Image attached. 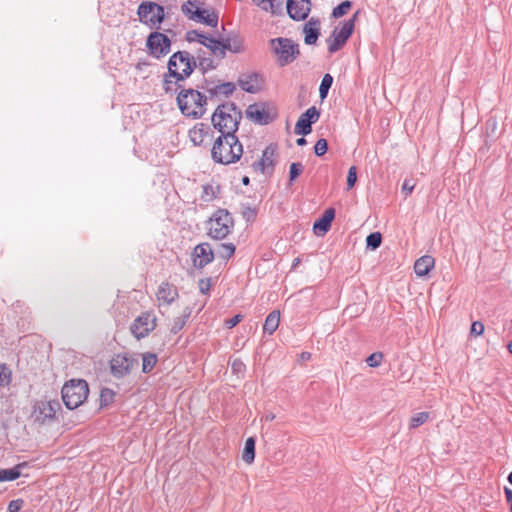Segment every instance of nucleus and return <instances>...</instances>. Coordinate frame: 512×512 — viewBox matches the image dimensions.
<instances>
[{
	"label": "nucleus",
	"instance_id": "473e14b6",
	"mask_svg": "<svg viewBox=\"0 0 512 512\" xmlns=\"http://www.w3.org/2000/svg\"><path fill=\"white\" fill-rule=\"evenodd\" d=\"M333 83V77L330 74H325L322 78V81L320 83L319 87V95L322 100H324L329 92V89L331 88Z\"/></svg>",
	"mask_w": 512,
	"mask_h": 512
},
{
	"label": "nucleus",
	"instance_id": "a18cd8bd",
	"mask_svg": "<svg viewBox=\"0 0 512 512\" xmlns=\"http://www.w3.org/2000/svg\"><path fill=\"white\" fill-rule=\"evenodd\" d=\"M328 150V143L327 140L324 138L319 139L315 146H314V152L317 156L324 155Z\"/></svg>",
	"mask_w": 512,
	"mask_h": 512
},
{
	"label": "nucleus",
	"instance_id": "412c9836",
	"mask_svg": "<svg viewBox=\"0 0 512 512\" xmlns=\"http://www.w3.org/2000/svg\"><path fill=\"white\" fill-rule=\"evenodd\" d=\"M156 296L159 302L170 305L178 297V291L174 285L164 282L159 286Z\"/></svg>",
	"mask_w": 512,
	"mask_h": 512
},
{
	"label": "nucleus",
	"instance_id": "cd10ccee",
	"mask_svg": "<svg viewBox=\"0 0 512 512\" xmlns=\"http://www.w3.org/2000/svg\"><path fill=\"white\" fill-rule=\"evenodd\" d=\"M280 323V312L272 311L268 314L263 325V331L269 335H272L278 328Z\"/></svg>",
	"mask_w": 512,
	"mask_h": 512
},
{
	"label": "nucleus",
	"instance_id": "338daca9",
	"mask_svg": "<svg viewBox=\"0 0 512 512\" xmlns=\"http://www.w3.org/2000/svg\"><path fill=\"white\" fill-rule=\"evenodd\" d=\"M396 512H399V511H396Z\"/></svg>",
	"mask_w": 512,
	"mask_h": 512
},
{
	"label": "nucleus",
	"instance_id": "de8ad7c7",
	"mask_svg": "<svg viewBox=\"0 0 512 512\" xmlns=\"http://www.w3.org/2000/svg\"><path fill=\"white\" fill-rule=\"evenodd\" d=\"M198 65L203 71L215 68L213 61L210 58H201L200 56H198Z\"/></svg>",
	"mask_w": 512,
	"mask_h": 512
},
{
	"label": "nucleus",
	"instance_id": "c85d7f7f",
	"mask_svg": "<svg viewBox=\"0 0 512 512\" xmlns=\"http://www.w3.org/2000/svg\"><path fill=\"white\" fill-rule=\"evenodd\" d=\"M242 459L244 462L251 464L255 459V439L249 437L245 441L244 450L242 453Z\"/></svg>",
	"mask_w": 512,
	"mask_h": 512
},
{
	"label": "nucleus",
	"instance_id": "6ab92c4d",
	"mask_svg": "<svg viewBox=\"0 0 512 512\" xmlns=\"http://www.w3.org/2000/svg\"><path fill=\"white\" fill-rule=\"evenodd\" d=\"M248 119L259 125H266L271 118L267 110L260 104H251L246 109Z\"/></svg>",
	"mask_w": 512,
	"mask_h": 512
},
{
	"label": "nucleus",
	"instance_id": "aec40b11",
	"mask_svg": "<svg viewBox=\"0 0 512 512\" xmlns=\"http://www.w3.org/2000/svg\"><path fill=\"white\" fill-rule=\"evenodd\" d=\"M305 35L304 42L307 45H313L317 42L320 35V22L318 19L311 18L303 26Z\"/></svg>",
	"mask_w": 512,
	"mask_h": 512
},
{
	"label": "nucleus",
	"instance_id": "f3484780",
	"mask_svg": "<svg viewBox=\"0 0 512 512\" xmlns=\"http://www.w3.org/2000/svg\"><path fill=\"white\" fill-rule=\"evenodd\" d=\"M276 152L277 147L275 145L267 146L262 153L261 159L253 164L254 169L261 173L272 172L275 165Z\"/></svg>",
	"mask_w": 512,
	"mask_h": 512
},
{
	"label": "nucleus",
	"instance_id": "49530a36",
	"mask_svg": "<svg viewBox=\"0 0 512 512\" xmlns=\"http://www.w3.org/2000/svg\"><path fill=\"white\" fill-rule=\"evenodd\" d=\"M357 181V169L355 166H351L348 170L347 175V189H351Z\"/></svg>",
	"mask_w": 512,
	"mask_h": 512
},
{
	"label": "nucleus",
	"instance_id": "2f4dec72",
	"mask_svg": "<svg viewBox=\"0 0 512 512\" xmlns=\"http://www.w3.org/2000/svg\"><path fill=\"white\" fill-rule=\"evenodd\" d=\"M157 363V356L154 353H144L142 355V371L149 373Z\"/></svg>",
	"mask_w": 512,
	"mask_h": 512
},
{
	"label": "nucleus",
	"instance_id": "4c0bfd02",
	"mask_svg": "<svg viewBox=\"0 0 512 512\" xmlns=\"http://www.w3.org/2000/svg\"><path fill=\"white\" fill-rule=\"evenodd\" d=\"M225 46L233 53H240L244 50L242 40L237 37L225 39Z\"/></svg>",
	"mask_w": 512,
	"mask_h": 512
},
{
	"label": "nucleus",
	"instance_id": "b1692460",
	"mask_svg": "<svg viewBox=\"0 0 512 512\" xmlns=\"http://www.w3.org/2000/svg\"><path fill=\"white\" fill-rule=\"evenodd\" d=\"M434 263V258L429 255L420 257L414 264L415 274L419 277L426 276L434 267Z\"/></svg>",
	"mask_w": 512,
	"mask_h": 512
},
{
	"label": "nucleus",
	"instance_id": "72a5a7b5",
	"mask_svg": "<svg viewBox=\"0 0 512 512\" xmlns=\"http://www.w3.org/2000/svg\"><path fill=\"white\" fill-rule=\"evenodd\" d=\"M115 392L110 388H103L100 392V407L109 406L115 398Z\"/></svg>",
	"mask_w": 512,
	"mask_h": 512
},
{
	"label": "nucleus",
	"instance_id": "3c124183",
	"mask_svg": "<svg viewBox=\"0 0 512 512\" xmlns=\"http://www.w3.org/2000/svg\"><path fill=\"white\" fill-rule=\"evenodd\" d=\"M24 501L22 499H16L10 501L8 505V511L9 512H19L21 508L23 507Z\"/></svg>",
	"mask_w": 512,
	"mask_h": 512
},
{
	"label": "nucleus",
	"instance_id": "1a4fd4ad",
	"mask_svg": "<svg viewBox=\"0 0 512 512\" xmlns=\"http://www.w3.org/2000/svg\"><path fill=\"white\" fill-rule=\"evenodd\" d=\"M234 222L227 210H217L209 220V235L217 240L224 239L231 232Z\"/></svg>",
	"mask_w": 512,
	"mask_h": 512
},
{
	"label": "nucleus",
	"instance_id": "4468645a",
	"mask_svg": "<svg viewBox=\"0 0 512 512\" xmlns=\"http://www.w3.org/2000/svg\"><path fill=\"white\" fill-rule=\"evenodd\" d=\"M320 111L312 106L302 113L295 125V133L298 135H307L311 133V125L318 121Z\"/></svg>",
	"mask_w": 512,
	"mask_h": 512
},
{
	"label": "nucleus",
	"instance_id": "052dcab7",
	"mask_svg": "<svg viewBox=\"0 0 512 512\" xmlns=\"http://www.w3.org/2000/svg\"><path fill=\"white\" fill-rule=\"evenodd\" d=\"M242 183H243L244 185H248V183H249V177H247V176L243 177V179H242Z\"/></svg>",
	"mask_w": 512,
	"mask_h": 512
},
{
	"label": "nucleus",
	"instance_id": "0e129e2a",
	"mask_svg": "<svg viewBox=\"0 0 512 512\" xmlns=\"http://www.w3.org/2000/svg\"><path fill=\"white\" fill-rule=\"evenodd\" d=\"M266 419L267 420H273L274 419V415H266Z\"/></svg>",
	"mask_w": 512,
	"mask_h": 512
},
{
	"label": "nucleus",
	"instance_id": "c03bdc74",
	"mask_svg": "<svg viewBox=\"0 0 512 512\" xmlns=\"http://www.w3.org/2000/svg\"><path fill=\"white\" fill-rule=\"evenodd\" d=\"M304 167L300 162H294L290 165L289 178L290 181L295 180L303 171Z\"/></svg>",
	"mask_w": 512,
	"mask_h": 512
},
{
	"label": "nucleus",
	"instance_id": "7c9ffc66",
	"mask_svg": "<svg viewBox=\"0 0 512 512\" xmlns=\"http://www.w3.org/2000/svg\"><path fill=\"white\" fill-rule=\"evenodd\" d=\"M181 81H177L172 76L169 75V72L164 75L163 79V89L167 94H174L178 90L180 91L183 87L180 84Z\"/></svg>",
	"mask_w": 512,
	"mask_h": 512
},
{
	"label": "nucleus",
	"instance_id": "f8f14e48",
	"mask_svg": "<svg viewBox=\"0 0 512 512\" xmlns=\"http://www.w3.org/2000/svg\"><path fill=\"white\" fill-rule=\"evenodd\" d=\"M146 45L150 54L157 59L166 56L171 50V40L164 33L153 31L147 37Z\"/></svg>",
	"mask_w": 512,
	"mask_h": 512
},
{
	"label": "nucleus",
	"instance_id": "a19ab883",
	"mask_svg": "<svg viewBox=\"0 0 512 512\" xmlns=\"http://www.w3.org/2000/svg\"><path fill=\"white\" fill-rule=\"evenodd\" d=\"M12 372L6 364L0 363V387L8 386L11 382Z\"/></svg>",
	"mask_w": 512,
	"mask_h": 512
},
{
	"label": "nucleus",
	"instance_id": "603ef678",
	"mask_svg": "<svg viewBox=\"0 0 512 512\" xmlns=\"http://www.w3.org/2000/svg\"><path fill=\"white\" fill-rule=\"evenodd\" d=\"M243 319V315L241 314H236L234 317L230 318V319H227L225 320V326L228 328V329H232L233 327H235L238 323H240Z\"/></svg>",
	"mask_w": 512,
	"mask_h": 512
},
{
	"label": "nucleus",
	"instance_id": "680f3d73",
	"mask_svg": "<svg viewBox=\"0 0 512 512\" xmlns=\"http://www.w3.org/2000/svg\"><path fill=\"white\" fill-rule=\"evenodd\" d=\"M507 349L512 354V341L508 344Z\"/></svg>",
	"mask_w": 512,
	"mask_h": 512
},
{
	"label": "nucleus",
	"instance_id": "0eeeda50",
	"mask_svg": "<svg viewBox=\"0 0 512 512\" xmlns=\"http://www.w3.org/2000/svg\"><path fill=\"white\" fill-rule=\"evenodd\" d=\"M137 15L142 24L154 30L160 28L165 18L163 6L150 1H143L138 6Z\"/></svg>",
	"mask_w": 512,
	"mask_h": 512
},
{
	"label": "nucleus",
	"instance_id": "7ed1b4c3",
	"mask_svg": "<svg viewBox=\"0 0 512 512\" xmlns=\"http://www.w3.org/2000/svg\"><path fill=\"white\" fill-rule=\"evenodd\" d=\"M241 118V111L233 103H226L217 107L212 123L220 135H235Z\"/></svg>",
	"mask_w": 512,
	"mask_h": 512
},
{
	"label": "nucleus",
	"instance_id": "864d4df0",
	"mask_svg": "<svg viewBox=\"0 0 512 512\" xmlns=\"http://www.w3.org/2000/svg\"><path fill=\"white\" fill-rule=\"evenodd\" d=\"M185 322H186L185 317H179V318L175 319L173 326L171 328V331L173 333L179 332L185 325Z\"/></svg>",
	"mask_w": 512,
	"mask_h": 512
},
{
	"label": "nucleus",
	"instance_id": "39448f33",
	"mask_svg": "<svg viewBox=\"0 0 512 512\" xmlns=\"http://www.w3.org/2000/svg\"><path fill=\"white\" fill-rule=\"evenodd\" d=\"M62 400L70 409L78 408L87 399L89 394L88 384L85 380H71L62 388Z\"/></svg>",
	"mask_w": 512,
	"mask_h": 512
},
{
	"label": "nucleus",
	"instance_id": "9b49d317",
	"mask_svg": "<svg viewBox=\"0 0 512 512\" xmlns=\"http://www.w3.org/2000/svg\"><path fill=\"white\" fill-rule=\"evenodd\" d=\"M138 366V359L128 353L115 355L110 361L111 374L123 378Z\"/></svg>",
	"mask_w": 512,
	"mask_h": 512
},
{
	"label": "nucleus",
	"instance_id": "423d86ee",
	"mask_svg": "<svg viewBox=\"0 0 512 512\" xmlns=\"http://www.w3.org/2000/svg\"><path fill=\"white\" fill-rule=\"evenodd\" d=\"M182 13L198 23H204L211 27H216L218 24V14L212 9H204L199 7L197 0H188L181 6Z\"/></svg>",
	"mask_w": 512,
	"mask_h": 512
},
{
	"label": "nucleus",
	"instance_id": "9d476101",
	"mask_svg": "<svg viewBox=\"0 0 512 512\" xmlns=\"http://www.w3.org/2000/svg\"><path fill=\"white\" fill-rule=\"evenodd\" d=\"M358 16L356 12L353 17L340 23L339 26L335 27L330 37L327 39L328 51L333 54L339 51L350 38L354 31L355 21Z\"/></svg>",
	"mask_w": 512,
	"mask_h": 512
},
{
	"label": "nucleus",
	"instance_id": "f257e3e1",
	"mask_svg": "<svg viewBox=\"0 0 512 512\" xmlns=\"http://www.w3.org/2000/svg\"><path fill=\"white\" fill-rule=\"evenodd\" d=\"M242 154L243 146L236 135H219L211 149L212 159L223 165L236 163Z\"/></svg>",
	"mask_w": 512,
	"mask_h": 512
},
{
	"label": "nucleus",
	"instance_id": "58836bf2",
	"mask_svg": "<svg viewBox=\"0 0 512 512\" xmlns=\"http://www.w3.org/2000/svg\"><path fill=\"white\" fill-rule=\"evenodd\" d=\"M352 7V2L349 0H345L341 2L338 6H336L332 11V16L334 18H340L348 13V11Z\"/></svg>",
	"mask_w": 512,
	"mask_h": 512
},
{
	"label": "nucleus",
	"instance_id": "e2e57ef3",
	"mask_svg": "<svg viewBox=\"0 0 512 512\" xmlns=\"http://www.w3.org/2000/svg\"><path fill=\"white\" fill-rule=\"evenodd\" d=\"M508 481L512 485V471L508 475Z\"/></svg>",
	"mask_w": 512,
	"mask_h": 512
},
{
	"label": "nucleus",
	"instance_id": "a878e982",
	"mask_svg": "<svg viewBox=\"0 0 512 512\" xmlns=\"http://www.w3.org/2000/svg\"><path fill=\"white\" fill-rule=\"evenodd\" d=\"M27 467V462H21L15 465L13 468L10 469H1L0 470V482L4 481H14L18 479L21 474L22 470Z\"/></svg>",
	"mask_w": 512,
	"mask_h": 512
},
{
	"label": "nucleus",
	"instance_id": "20e7f679",
	"mask_svg": "<svg viewBox=\"0 0 512 512\" xmlns=\"http://www.w3.org/2000/svg\"><path fill=\"white\" fill-rule=\"evenodd\" d=\"M197 66L195 58L187 51L173 53L167 63L169 75L177 81H185Z\"/></svg>",
	"mask_w": 512,
	"mask_h": 512
},
{
	"label": "nucleus",
	"instance_id": "dca6fc26",
	"mask_svg": "<svg viewBox=\"0 0 512 512\" xmlns=\"http://www.w3.org/2000/svg\"><path fill=\"white\" fill-rule=\"evenodd\" d=\"M311 2L309 0H288L287 13L296 21L305 20L310 13Z\"/></svg>",
	"mask_w": 512,
	"mask_h": 512
},
{
	"label": "nucleus",
	"instance_id": "6e6552de",
	"mask_svg": "<svg viewBox=\"0 0 512 512\" xmlns=\"http://www.w3.org/2000/svg\"><path fill=\"white\" fill-rule=\"evenodd\" d=\"M270 44L280 66L292 63L300 53L298 44L288 38L271 39Z\"/></svg>",
	"mask_w": 512,
	"mask_h": 512
},
{
	"label": "nucleus",
	"instance_id": "69168bd1",
	"mask_svg": "<svg viewBox=\"0 0 512 512\" xmlns=\"http://www.w3.org/2000/svg\"><path fill=\"white\" fill-rule=\"evenodd\" d=\"M298 263H299V259L297 258L294 260L293 266H296Z\"/></svg>",
	"mask_w": 512,
	"mask_h": 512
},
{
	"label": "nucleus",
	"instance_id": "ea45409f",
	"mask_svg": "<svg viewBox=\"0 0 512 512\" xmlns=\"http://www.w3.org/2000/svg\"><path fill=\"white\" fill-rule=\"evenodd\" d=\"M382 243V236L379 232L370 233L366 238V246L372 250L380 247Z\"/></svg>",
	"mask_w": 512,
	"mask_h": 512
},
{
	"label": "nucleus",
	"instance_id": "37998d69",
	"mask_svg": "<svg viewBox=\"0 0 512 512\" xmlns=\"http://www.w3.org/2000/svg\"><path fill=\"white\" fill-rule=\"evenodd\" d=\"M382 359H383V354L381 352H375L367 357L366 363L370 367H378V366H380Z\"/></svg>",
	"mask_w": 512,
	"mask_h": 512
},
{
	"label": "nucleus",
	"instance_id": "5fc2aeb1",
	"mask_svg": "<svg viewBox=\"0 0 512 512\" xmlns=\"http://www.w3.org/2000/svg\"><path fill=\"white\" fill-rule=\"evenodd\" d=\"M210 280H200L199 282V288L201 293L207 294L210 290Z\"/></svg>",
	"mask_w": 512,
	"mask_h": 512
},
{
	"label": "nucleus",
	"instance_id": "bf43d9fd",
	"mask_svg": "<svg viewBox=\"0 0 512 512\" xmlns=\"http://www.w3.org/2000/svg\"><path fill=\"white\" fill-rule=\"evenodd\" d=\"M297 145L298 146H303L306 144V139L301 137V138H298L297 141H296Z\"/></svg>",
	"mask_w": 512,
	"mask_h": 512
},
{
	"label": "nucleus",
	"instance_id": "4be33fe9",
	"mask_svg": "<svg viewBox=\"0 0 512 512\" xmlns=\"http://www.w3.org/2000/svg\"><path fill=\"white\" fill-rule=\"evenodd\" d=\"M335 216V210L333 208H329L325 210L322 217L316 220L313 224V230L316 235L325 234L331 227V222L333 221Z\"/></svg>",
	"mask_w": 512,
	"mask_h": 512
},
{
	"label": "nucleus",
	"instance_id": "79ce46f5",
	"mask_svg": "<svg viewBox=\"0 0 512 512\" xmlns=\"http://www.w3.org/2000/svg\"><path fill=\"white\" fill-rule=\"evenodd\" d=\"M236 89V86L234 83L232 82H226V83H222L220 85H217L215 87V94L217 95H224V96H229L231 95L234 90Z\"/></svg>",
	"mask_w": 512,
	"mask_h": 512
},
{
	"label": "nucleus",
	"instance_id": "09e8293b",
	"mask_svg": "<svg viewBox=\"0 0 512 512\" xmlns=\"http://www.w3.org/2000/svg\"><path fill=\"white\" fill-rule=\"evenodd\" d=\"M415 188V182L412 179H405L402 185V193L405 197L410 195Z\"/></svg>",
	"mask_w": 512,
	"mask_h": 512
},
{
	"label": "nucleus",
	"instance_id": "c756f323",
	"mask_svg": "<svg viewBox=\"0 0 512 512\" xmlns=\"http://www.w3.org/2000/svg\"><path fill=\"white\" fill-rule=\"evenodd\" d=\"M282 0H259L257 1V5L263 9L264 11L271 12L272 14H277L281 12L282 9Z\"/></svg>",
	"mask_w": 512,
	"mask_h": 512
},
{
	"label": "nucleus",
	"instance_id": "a211bd4d",
	"mask_svg": "<svg viewBox=\"0 0 512 512\" xmlns=\"http://www.w3.org/2000/svg\"><path fill=\"white\" fill-rule=\"evenodd\" d=\"M214 259V253L208 243H202L194 248L193 263L195 267L203 268Z\"/></svg>",
	"mask_w": 512,
	"mask_h": 512
},
{
	"label": "nucleus",
	"instance_id": "ddd939ff",
	"mask_svg": "<svg viewBox=\"0 0 512 512\" xmlns=\"http://www.w3.org/2000/svg\"><path fill=\"white\" fill-rule=\"evenodd\" d=\"M60 408L58 401L39 400L33 405L32 417L40 424L51 421L55 418L57 410Z\"/></svg>",
	"mask_w": 512,
	"mask_h": 512
},
{
	"label": "nucleus",
	"instance_id": "bb28decb",
	"mask_svg": "<svg viewBox=\"0 0 512 512\" xmlns=\"http://www.w3.org/2000/svg\"><path fill=\"white\" fill-rule=\"evenodd\" d=\"M205 47H207L211 53L218 58H223L227 51L225 40H217L211 36L208 38Z\"/></svg>",
	"mask_w": 512,
	"mask_h": 512
},
{
	"label": "nucleus",
	"instance_id": "393cba45",
	"mask_svg": "<svg viewBox=\"0 0 512 512\" xmlns=\"http://www.w3.org/2000/svg\"><path fill=\"white\" fill-rule=\"evenodd\" d=\"M239 85L242 90L249 93H256L260 89L261 81L257 74H250L239 80Z\"/></svg>",
	"mask_w": 512,
	"mask_h": 512
},
{
	"label": "nucleus",
	"instance_id": "c9c22d12",
	"mask_svg": "<svg viewBox=\"0 0 512 512\" xmlns=\"http://www.w3.org/2000/svg\"><path fill=\"white\" fill-rule=\"evenodd\" d=\"M235 253V246L232 243H222L218 246L217 254L223 259H229Z\"/></svg>",
	"mask_w": 512,
	"mask_h": 512
},
{
	"label": "nucleus",
	"instance_id": "6e6d98bb",
	"mask_svg": "<svg viewBox=\"0 0 512 512\" xmlns=\"http://www.w3.org/2000/svg\"><path fill=\"white\" fill-rule=\"evenodd\" d=\"M244 369V364L240 360H234L232 363V370L235 373H240Z\"/></svg>",
	"mask_w": 512,
	"mask_h": 512
},
{
	"label": "nucleus",
	"instance_id": "8fccbe9b",
	"mask_svg": "<svg viewBox=\"0 0 512 512\" xmlns=\"http://www.w3.org/2000/svg\"><path fill=\"white\" fill-rule=\"evenodd\" d=\"M484 332V325L480 321H474L471 325V334L474 336H480Z\"/></svg>",
	"mask_w": 512,
	"mask_h": 512
},
{
	"label": "nucleus",
	"instance_id": "2eb2a0df",
	"mask_svg": "<svg viewBox=\"0 0 512 512\" xmlns=\"http://www.w3.org/2000/svg\"><path fill=\"white\" fill-rule=\"evenodd\" d=\"M154 328V319L149 313H143L134 320L130 330L137 339H141L146 337Z\"/></svg>",
	"mask_w": 512,
	"mask_h": 512
},
{
	"label": "nucleus",
	"instance_id": "4d7b16f0",
	"mask_svg": "<svg viewBox=\"0 0 512 512\" xmlns=\"http://www.w3.org/2000/svg\"><path fill=\"white\" fill-rule=\"evenodd\" d=\"M504 493H505L507 502L510 504V511L512 512V490L508 487H505Z\"/></svg>",
	"mask_w": 512,
	"mask_h": 512
},
{
	"label": "nucleus",
	"instance_id": "e433bc0d",
	"mask_svg": "<svg viewBox=\"0 0 512 512\" xmlns=\"http://www.w3.org/2000/svg\"><path fill=\"white\" fill-rule=\"evenodd\" d=\"M429 419L428 412H419L413 415L410 419L409 428L415 429L420 425H423Z\"/></svg>",
	"mask_w": 512,
	"mask_h": 512
},
{
	"label": "nucleus",
	"instance_id": "13d9d810",
	"mask_svg": "<svg viewBox=\"0 0 512 512\" xmlns=\"http://www.w3.org/2000/svg\"><path fill=\"white\" fill-rule=\"evenodd\" d=\"M310 358H311V353H309V352H302L300 354L301 361H308V360H310Z\"/></svg>",
	"mask_w": 512,
	"mask_h": 512
},
{
	"label": "nucleus",
	"instance_id": "f704fd0d",
	"mask_svg": "<svg viewBox=\"0 0 512 512\" xmlns=\"http://www.w3.org/2000/svg\"><path fill=\"white\" fill-rule=\"evenodd\" d=\"M210 36L198 32L197 30H191L186 33V40L188 42H199L200 44L204 45L206 44L208 38Z\"/></svg>",
	"mask_w": 512,
	"mask_h": 512
},
{
	"label": "nucleus",
	"instance_id": "5701e85b",
	"mask_svg": "<svg viewBox=\"0 0 512 512\" xmlns=\"http://www.w3.org/2000/svg\"><path fill=\"white\" fill-rule=\"evenodd\" d=\"M210 136L209 126L203 123H198L189 130V138L195 146L202 145Z\"/></svg>",
	"mask_w": 512,
	"mask_h": 512
},
{
	"label": "nucleus",
	"instance_id": "f03ea898",
	"mask_svg": "<svg viewBox=\"0 0 512 512\" xmlns=\"http://www.w3.org/2000/svg\"><path fill=\"white\" fill-rule=\"evenodd\" d=\"M177 104L183 115L201 118L206 112L207 97L193 88H182L177 94Z\"/></svg>",
	"mask_w": 512,
	"mask_h": 512
}]
</instances>
